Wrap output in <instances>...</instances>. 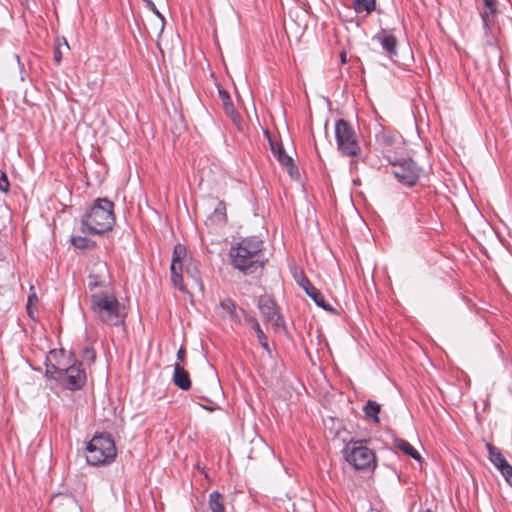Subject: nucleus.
I'll use <instances>...</instances> for the list:
<instances>
[{
	"label": "nucleus",
	"instance_id": "obj_1",
	"mask_svg": "<svg viewBox=\"0 0 512 512\" xmlns=\"http://www.w3.org/2000/svg\"><path fill=\"white\" fill-rule=\"evenodd\" d=\"M263 249L264 244L259 237L243 238L231 246L229 250L230 264L244 275L253 274L264 267L265 261L261 254Z\"/></svg>",
	"mask_w": 512,
	"mask_h": 512
},
{
	"label": "nucleus",
	"instance_id": "obj_2",
	"mask_svg": "<svg viewBox=\"0 0 512 512\" xmlns=\"http://www.w3.org/2000/svg\"><path fill=\"white\" fill-rule=\"evenodd\" d=\"M114 224V203L107 198L95 199L81 218V230L86 234H103Z\"/></svg>",
	"mask_w": 512,
	"mask_h": 512
},
{
	"label": "nucleus",
	"instance_id": "obj_3",
	"mask_svg": "<svg viewBox=\"0 0 512 512\" xmlns=\"http://www.w3.org/2000/svg\"><path fill=\"white\" fill-rule=\"evenodd\" d=\"M90 297V309L99 321L112 326L124 324L126 313L113 293L93 292Z\"/></svg>",
	"mask_w": 512,
	"mask_h": 512
},
{
	"label": "nucleus",
	"instance_id": "obj_4",
	"mask_svg": "<svg viewBox=\"0 0 512 512\" xmlns=\"http://www.w3.org/2000/svg\"><path fill=\"white\" fill-rule=\"evenodd\" d=\"M86 461L90 466H105L111 464L117 455L115 442L108 433H100L87 443Z\"/></svg>",
	"mask_w": 512,
	"mask_h": 512
},
{
	"label": "nucleus",
	"instance_id": "obj_5",
	"mask_svg": "<svg viewBox=\"0 0 512 512\" xmlns=\"http://www.w3.org/2000/svg\"><path fill=\"white\" fill-rule=\"evenodd\" d=\"M343 453L345 460L356 470L373 471L376 468L375 453L362 440L350 441Z\"/></svg>",
	"mask_w": 512,
	"mask_h": 512
},
{
	"label": "nucleus",
	"instance_id": "obj_6",
	"mask_svg": "<svg viewBox=\"0 0 512 512\" xmlns=\"http://www.w3.org/2000/svg\"><path fill=\"white\" fill-rule=\"evenodd\" d=\"M335 138L339 152L345 156L354 157L360 153V145L352 125L339 119L335 124Z\"/></svg>",
	"mask_w": 512,
	"mask_h": 512
},
{
	"label": "nucleus",
	"instance_id": "obj_7",
	"mask_svg": "<svg viewBox=\"0 0 512 512\" xmlns=\"http://www.w3.org/2000/svg\"><path fill=\"white\" fill-rule=\"evenodd\" d=\"M390 173L404 186L413 187L420 179L421 168L411 158L389 159Z\"/></svg>",
	"mask_w": 512,
	"mask_h": 512
},
{
	"label": "nucleus",
	"instance_id": "obj_8",
	"mask_svg": "<svg viewBox=\"0 0 512 512\" xmlns=\"http://www.w3.org/2000/svg\"><path fill=\"white\" fill-rule=\"evenodd\" d=\"M111 285V275L106 262L95 261L89 271L87 287L91 294L93 292H103L100 289L108 288Z\"/></svg>",
	"mask_w": 512,
	"mask_h": 512
},
{
	"label": "nucleus",
	"instance_id": "obj_9",
	"mask_svg": "<svg viewBox=\"0 0 512 512\" xmlns=\"http://www.w3.org/2000/svg\"><path fill=\"white\" fill-rule=\"evenodd\" d=\"M86 373L82 368V362L75 360L67 368H63L60 385L64 388L75 391L81 389L86 383Z\"/></svg>",
	"mask_w": 512,
	"mask_h": 512
},
{
	"label": "nucleus",
	"instance_id": "obj_10",
	"mask_svg": "<svg viewBox=\"0 0 512 512\" xmlns=\"http://www.w3.org/2000/svg\"><path fill=\"white\" fill-rule=\"evenodd\" d=\"M295 279L299 286L303 288L305 293L315 302L318 307H321L325 311H334L333 307L325 301L322 292L317 289L303 273H300L295 277Z\"/></svg>",
	"mask_w": 512,
	"mask_h": 512
},
{
	"label": "nucleus",
	"instance_id": "obj_11",
	"mask_svg": "<svg viewBox=\"0 0 512 512\" xmlns=\"http://www.w3.org/2000/svg\"><path fill=\"white\" fill-rule=\"evenodd\" d=\"M218 94H219V98L222 101V106H223V109H224V112H225L226 116L230 118L232 123L238 129H240V127H241V116L238 113V111L236 110V108H235V106H234V104L232 102V99L230 97V94L228 93L227 90H225L223 88H219L218 89Z\"/></svg>",
	"mask_w": 512,
	"mask_h": 512
},
{
	"label": "nucleus",
	"instance_id": "obj_12",
	"mask_svg": "<svg viewBox=\"0 0 512 512\" xmlns=\"http://www.w3.org/2000/svg\"><path fill=\"white\" fill-rule=\"evenodd\" d=\"M227 223L226 204L224 201H218L213 212L207 217L205 224L209 229L216 230L225 226Z\"/></svg>",
	"mask_w": 512,
	"mask_h": 512
},
{
	"label": "nucleus",
	"instance_id": "obj_13",
	"mask_svg": "<svg viewBox=\"0 0 512 512\" xmlns=\"http://www.w3.org/2000/svg\"><path fill=\"white\" fill-rule=\"evenodd\" d=\"M373 41H377L387 55L392 58L397 55V39L394 35L388 34L384 29H381L374 37Z\"/></svg>",
	"mask_w": 512,
	"mask_h": 512
},
{
	"label": "nucleus",
	"instance_id": "obj_14",
	"mask_svg": "<svg viewBox=\"0 0 512 512\" xmlns=\"http://www.w3.org/2000/svg\"><path fill=\"white\" fill-rule=\"evenodd\" d=\"M271 151L274 157L287 168L288 173L292 176L294 171L297 172V168L293 163V159L286 154L283 145L278 142H270Z\"/></svg>",
	"mask_w": 512,
	"mask_h": 512
},
{
	"label": "nucleus",
	"instance_id": "obj_15",
	"mask_svg": "<svg viewBox=\"0 0 512 512\" xmlns=\"http://www.w3.org/2000/svg\"><path fill=\"white\" fill-rule=\"evenodd\" d=\"M173 383L179 389L187 391L191 387L189 373L181 363L174 364Z\"/></svg>",
	"mask_w": 512,
	"mask_h": 512
},
{
	"label": "nucleus",
	"instance_id": "obj_16",
	"mask_svg": "<svg viewBox=\"0 0 512 512\" xmlns=\"http://www.w3.org/2000/svg\"><path fill=\"white\" fill-rule=\"evenodd\" d=\"M186 261H171V280L177 289L180 291H185V287L183 285V271Z\"/></svg>",
	"mask_w": 512,
	"mask_h": 512
},
{
	"label": "nucleus",
	"instance_id": "obj_17",
	"mask_svg": "<svg viewBox=\"0 0 512 512\" xmlns=\"http://www.w3.org/2000/svg\"><path fill=\"white\" fill-rule=\"evenodd\" d=\"M186 261H171V280L177 289L180 291H185V287L183 285V271Z\"/></svg>",
	"mask_w": 512,
	"mask_h": 512
},
{
	"label": "nucleus",
	"instance_id": "obj_18",
	"mask_svg": "<svg viewBox=\"0 0 512 512\" xmlns=\"http://www.w3.org/2000/svg\"><path fill=\"white\" fill-rule=\"evenodd\" d=\"M258 306L266 322L272 321L278 312L275 301L269 297L261 298Z\"/></svg>",
	"mask_w": 512,
	"mask_h": 512
},
{
	"label": "nucleus",
	"instance_id": "obj_19",
	"mask_svg": "<svg viewBox=\"0 0 512 512\" xmlns=\"http://www.w3.org/2000/svg\"><path fill=\"white\" fill-rule=\"evenodd\" d=\"M376 142L384 149L391 148L395 144V135L390 130L380 126L375 134Z\"/></svg>",
	"mask_w": 512,
	"mask_h": 512
},
{
	"label": "nucleus",
	"instance_id": "obj_20",
	"mask_svg": "<svg viewBox=\"0 0 512 512\" xmlns=\"http://www.w3.org/2000/svg\"><path fill=\"white\" fill-rule=\"evenodd\" d=\"M208 507L210 512H225L224 498L218 491H213L209 495Z\"/></svg>",
	"mask_w": 512,
	"mask_h": 512
},
{
	"label": "nucleus",
	"instance_id": "obj_21",
	"mask_svg": "<svg viewBox=\"0 0 512 512\" xmlns=\"http://www.w3.org/2000/svg\"><path fill=\"white\" fill-rule=\"evenodd\" d=\"M486 448L489 453V460L497 469L507 463V460L503 457L501 451L494 445L487 443Z\"/></svg>",
	"mask_w": 512,
	"mask_h": 512
},
{
	"label": "nucleus",
	"instance_id": "obj_22",
	"mask_svg": "<svg viewBox=\"0 0 512 512\" xmlns=\"http://www.w3.org/2000/svg\"><path fill=\"white\" fill-rule=\"evenodd\" d=\"M395 446L403 453L409 455L413 459L419 461L421 459L420 453L406 440L395 439Z\"/></svg>",
	"mask_w": 512,
	"mask_h": 512
},
{
	"label": "nucleus",
	"instance_id": "obj_23",
	"mask_svg": "<svg viewBox=\"0 0 512 512\" xmlns=\"http://www.w3.org/2000/svg\"><path fill=\"white\" fill-rule=\"evenodd\" d=\"M486 10L481 13L482 21L485 27L488 26L491 18L497 11V0H482Z\"/></svg>",
	"mask_w": 512,
	"mask_h": 512
},
{
	"label": "nucleus",
	"instance_id": "obj_24",
	"mask_svg": "<svg viewBox=\"0 0 512 512\" xmlns=\"http://www.w3.org/2000/svg\"><path fill=\"white\" fill-rule=\"evenodd\" d=\"M381 410L380 404L373 400H368L365 404L363 411L367 418L372 419L375 423H379L378 414Z\"/></svg>",
	"mask_w": 512,
	"mask_h": 512
},
{
	"label": "nucleus",
	"instance_id": "obj_25",
	"mask_svg": "<svg viewBox=\"0 0 512 512\" xmlns=\"http://www.w3.org/2000/svg\"><path fill=\"white\" fill-rule=\"evenodd\" d=\"M249 321H251V323H252V329L255 331L260 345L266 351L270 352V348H269V344H268V339H267L265 333L263 332V330L261 329L260 324L257 321V319L252 317V318H250Z\"/></svg>",
	"mask_w": 512,
	"mask_h": 512
},
{
	"label": "nucleus",
	"instance_id": "obj_26",
	"mask_svg": "<svg viewBox=\"0 0 512 512\" xmlns=\"http://www.w3.org/2000/svg\"><path fill=\"white\" fill-rule=\"evenodd\" d=\"M353 4L356 12L365 11L368 14L373 12L376 6L375 0H354Z\"/></svg>",
	"mask_w": 512,
	"mask_h": 512
},
{
	"label": "nucleus",
	"instance_id": "obj_27",
	"mask_svg": "<svg viewBox=\"0 0 512 512\" xmlns=\"http://www.w3.org/2000/svg\"><path fill=\"white\" fill-rule=\"evenodd\" d=\"M62 371L63 368H59L53 363H46L45 365V375L57 382H59L62 377Z\"/></svg>",
	"mask_w": 512,
	"mask_h": 512
},
{
	"label": "nucleus",
	"instance_id": "obj_28",
	"mask_svg": "<svg viewBox=\"0 0 512 512\" xmlns=\"http://www.w3.org/2000/svg\"><path fill=\"white\" fill-rule=\"evenodd\" d=\"M186 258H187L186 247L181 243H177L173 249L172 261H175V262L186 261Z\"/></svg>",
	"mask_w": 512,
	"mask_h": 512
},
{
	"label": "nucleus",
	"instance_id": "obj_29",
	"mask_svg": "<svg viewBox=\"0 0 512 512\" xmlns=\"http://www.w3.org/2000/svg\"><path fill=\"white\" fill-rule=\"evenodd\" d=\"M71 243L76 248H79V249L89 248L90 246L94 245V241H92L84 236H73L71 239Z\"/></svg>",
	"mask_w": 512,
	"mask_h": 512
},
{
	"label": "nucleus",
	"instance_id": "obj_30",
	"mask_svg": "<svg viewBox=\"0 0 512 512\" xmlns=\"http://www.w3.org/2000/svg\"><path fill=\"white\" fill-rule=\"evenodd\" d=\"M63 48L69 50V45H68L67 41L65 39H63L62 42L60 40H57V45H56L54 53H53V59L56 64H59L62 60V54H63L62 49Z\"/></svg>",
	"mask_w": 512,
	"mask_h": 512
},
{
	"label": "nucleus",
	"instance_id": "obj_31",
	"mask_svg": "<svg viewBox=\"0 0 512 512\" xmlns=\"http://www.w3.org/2000/svg\"><path fill=\"white\" fill-rule=\"evenodd\" d=\"M220 307L225 311L227 312L230 316H235L236 314V306H235V303L227 298V299H224L220 302Z\"/></svg>",
	"mask_w": 512,
	"mask_h": 512
},
{
	"label": "nucleus",
	"instance_id": "obj_32",
	"mask_svg": "<svg viewBox=\"0 0 512 512\" xmlns=\"http://www.w3.org/2000/svg\"><path fill=\"white\" fill-rule=\"evenodd\" d=\"M498 470L501 472L505 481L512 487V466L507 462L498 468Z\"/></svg>",
	"mask_w": 512,
	"mask_h": 512
},
{
	"label": "nucleus",
	"instance_id": "obj_33",
	"mask_svg": "<svg viewBox=\"0 0 512 512\" xmlns=\"http://www.w3.org/2000/svg\"><path fill=\"white\" fill-rule=\"evenodd\" d=\"M10 183L5 172L0 170V191L7 193L9 191Z\"/></svg>",
	"mask_w": 512,
	"mask_h": 512
},
{
	"label": "nucleus",
	"instance_id": "obj_34",
	"mask_svg": "<svg viewBox=\"0 0 512 512\" xmlns=\"http://www.w3.org/2000/svg\"><path fill=\"white\" fill-rule=\"evenodd\" d=\"M82 357L87 361H94L95 360V351L91 347H85L82 350Z\"/></svg>",
	"mask_w": 512,
	"mask_h": 512
},
{
	"label": "nucleus",
	"instance_id": "obj_35",
	"mask_svg": "<svg viewBox=\"0 0 512 512\" xmlns=\"http://www.w3.org/2000/svg\"><path fill=\"white\" fill-rule=\"evenodd\" d=\"M276 328L280 329H284L285 328V321H284V318L277 312L275 314V317L272 321H270Z\"/></svg>",
	"mask_w": 512,
	"mask_h": 512
},
{
	"label": "nucleus",
	"instance_id": "obj_36",
	"mask_svg": "<svg viewBox=\"0 0 512 512\" xmlns=\"http://www.w3.org/2000/svg\"><path fill=\"white\" fill-rule=\"evenodd\" d=\"M185 272L187 273V275H189L195 282H199L200 279H199V275L196 271V268L195 267H191L190 265H187L186 268H185Z\"/></svg>",
	"mask_w": 512,
	"mask_h": 512
},
{
	"label": "nucleus",
	"instance_id": "obj_37",
	"mask_svg": "<svg viewBox=\"0 0 512 512\" xmlns=\"http://www.w3.org/2000/svg\"><path fill=\"white\" fill-rule=\"evenodd\" d=\"M146 2V6L155 14L157 15L162 21L164 20V17L163 15L159 12V10L157 9L156 5L154 4V2L152 0H147L145 1Z\"/></svg>",
	"mask_w": 512,
	"mask_h": 512
},
{
	"label": "nucleus",
	"instance_id": "obj_38",
	"mask_svg": "<svg viewBox=\"0 0 512 512\" xmlns=\"http://www.w3.org/2000/svg\"><path fill=\"white\" fill-rule=\"evenodd\" d=\"M185 356H186V351L183 347H180V349L178 350L177 352V358L178 360H180L181 362L184 361L185 359Z\"/></svg>",
	"mask_w": 512,
	"mask_h": 512
},
{
	"label": "nucleus",
	"instance_id": "obj_39",
	"mask_svg": "<svg viewBox=\"0 0 512 512\" xmlns=\"http://www.w3.org/2000/svg\"><path fill=\"white\" fill-rule=\"evenodd\" d=\"M34 299L35 300L37 299L35 294L32 295V296H29V298H28L27 310H28V313H29L30 316H32L30 305H31L32 302H34Z\"/></svg>",
	"mask_w": 512,
	"mask_h": 512
},
{
	"label": "nucleus",
	"instance_id": "obj_40",
	"mask_svg": "<svg viewBox=\"0 0 512 512\" xmlns=\"http://www.w3.org/2000/svg\"><path fill=\"white\" fill-rule=\"evenodd\" d=\"M15 58H16V60H17L18 64H19L20 68L22 69V68H23V65H22V64H21V62H20V57H19L18 55H15Z\"/></svg>",
	"mask_w": 512,
	"mask_h": 512
},
{
	"label": "nucleus",
	"instance_id": "obj_41",
	"mask_svg": "<svg viewBox=\"0 0 512 512\" xmlns=\"http://www.w3.org/2000/svg\"><path fill=\"white\" fill-rule=\"evenodd\" d=\"M345 61H346V60H345V56H344V55H342V62H345Z\"/></svg>",
	"mask_w": 512,
	"mask_h": 512
}]
</instances>
